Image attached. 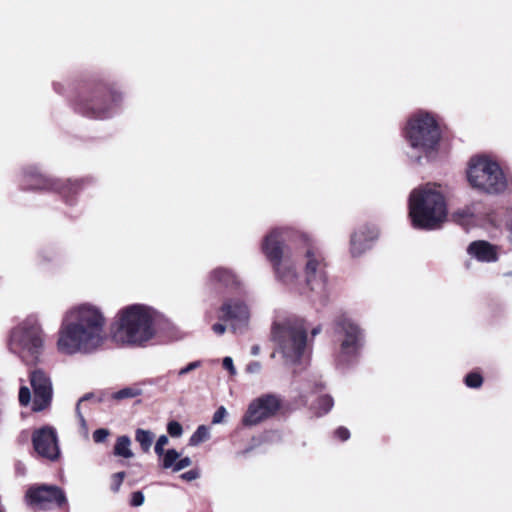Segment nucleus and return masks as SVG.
<instances>
[{"mask_svg":"<svg viewBox=\"0 0 512 512\" xmlns=\"http://www.w3.org/2000/svg\"><path fill=\"white\" fill-rule=\"evenodd\" d=\"M287 240L299 245L306 282L303 294L313 305L325 306L329 300V289L324 256L308 233L286 226L274 228L265 236L262 251L272 264L276 278L290 288L296 287L299 275L285 246Z\"/></svg>","mask_w":512,"mask_h":512,"instance_id":"1","label":"nucleus"},{"mask_svg":"<svg viewBox=\"0 0 512 512\" xmlns=\"http://www.w3.org/2000/svg\"><path fill=\"white\" fill-rule=\"evenodd\" d=\"M106 324L104 312L97 305L81 303L70 307L61 319L57 350L69 356L98 351L107 339Z\"/></svg>","mask_w":512,"mask_h":512,"instance_id":"2","label":"nucleus"},{"mask_svg":"<svg viewBox=\"0 0 512 512\" xmlns=\"http://www.w3.org/2000/svg\"><path fill=\"white\" fill-rule=\"evenodd\" d=\"M158 312L145 304L127 305L120 309L112 326V339L121 346L143 347L157 332Z\"/></svg>","mask_w":512,"mask_h":512,"instance_id":"3","label":"nucleus"},{"mask_svg":"<svg viewBox=\"0 0 512 512\" xmlns=\"http://www.w3.org/2000/svg\"><path fill=\"white\" fill-rule=\"evenodd\" d=\"M408 208L413 227L424 230L440 227L448 214L444 193L435 183L414 188L409 195Z\"/></svg>","mask_w":512,"mask_h":512,"instance_id":"4","label":"nucleus"},{"mask_svg":"<svg viewBox=\"0 0 512 512\" xmlns=\"http://www.w3.org/2000/svg\"><path fill=\"white\" fill-rule=\"evenodd\" d=\"M405 138L410 147V158L417 162L422 158L433 159L441 140V130L434 115L425 110L413 114L407 122Z\"/></svg>","mask_w":512,"mask_h":512,"instance_id":"5","label":"nucleus"},{"mask_svg":"<svg viewBox=\"0 0 512 512\" xmlns=\"http://www.w3.org/2000/svg\"><path fill=\"white\" fill-rule=\"evenodd\" d=\"M275 351L271 357L279 354L285 366L301 362L307 349V327L299 318H286L274 322L271 330Z\"/></svg>","mask_w":512,"mask_h":512,"instance_id":"6","label":"nucleus"},{"mask_svg":"<svg viewBox=\"0 0 512 512\" xmlns=\"http://www.w3.org/2000/svg\"><path fill=\"white\" fill-rule=\"evenodd\" d=\"M467 179L474 189L493 195L504 193L510 184L499 164L484 156L470 160Z\"/></svg>","mask_w":512,"mask_h":512,"instance_id":"7","label":"nucleus"},{"mask_svg":"<svg viewBox=\"0 0 512 512\" xmlns=\"http://www.w3.org/2000/svg\"><path fill=\"white\" fill-rule=\"evenodd\" d=\"M44 346V333L36 316L30 315L10 334L9 349L25 362H34Z\"/></svg>","mask_w":512,"mask_h":512,"instance_id":"8","label":"nucleus"},{"mask_svg":"<svg viewBox=\"0 0 512 512\" xmlns=\"http://www.w3.org/2000/svg\"><path fill=\"white\" fill-rule=\"evenodd\" d=\"M123 99V93L115 88L98 87L88 95H81L77 101L76 109L87 117L106 119L114 114Z\"/></svg>","mask_w":512,"mask_h":512,"instance_id":"9","label":"nucleus"},{"mask_svg":"<svg viewBox=\"0 0 512 512\" xmlns=\"http://www.w3.org/2000/svg\"><path fill=\"white\" fill-rule=\"evenodd\" d=\"M84 179L61 180L42 174L36 167H27L22 171L21 186L25 190H51L64 197L77 193L84 185Z\"/></svg>","mask_w":512,"mask_h":512,"instance_id":"10","label":"nucleus"},{"mask_svg":"<svg viewBox=\"0 0 512 512\" xmlns=\"http://www.w3.org/2000/svg\"><path fill=\"white\" fill-rule=\"evenodd\" d=\"M337 331L340 335L337 360L341 364H348L359 356L364 345V332L356 322L346 316L338 318Z\"/></svg>","mask_w":512,"mask_h":512,"instance_id":"11","label":"nucleus"},{"mask_svg":"<svg viewBox=\"0 0 512 512\" xmlns=\"http://www.w3.org/2000/svg\"><path fill=\"white\" fill-rule=\"evenodd\" d=\"M281 400L274 394L262 395L253 400L245 413L242 423L245 426L256 425L272 416L280 409Z\"/></svg>","mask_w":512,"mask_h":512,"instance_id":"12","label":"nucleus"},{"mask_svg":"<svg viewBox=\"0 0 512 512\" xmlns=\"http://www.w3.org/2000/svg\"><path fill=\"white\" fill-rule=\"evenodd\" d=\"M220 319L230 322L231 329L235 333H243L247 330L250 321V309L240 299H228L220 308Z\"/></svg>","mask_w":512,"mask_h":512,"instance_id":"13","label":"nucleus"},{"mask_svg":"<svg viewBox=\"0 0 512 512\" xmlns=\"http://www.w3.org/2000/svg\"><path fill=\"white\" fill-rule=\"evenodd\" d=\"M32 443L37 454L54 461L60 456L56 430L50 426L36 429L32 434Z\"/></svg>","mask_w":512,"mask_h":512,"instance_id":"14","label":"nucleus"},{"mask_svg":"<svg viewBox=\"0 0 512 512\" xmlns=\"http://www.w3.org/2000/svg\"><path fill=\"white\" fill-rule=\"evenodd\" d=\"M27 501L30 505L44 509L51 504L62 506L66 503L64 491L54 485H41L31 487L26 494Z\"/></svg>","mask_w":512,"mask_h":512,"instance_id":"15","label":"nucleus"},{"mask_svg":"<svg viewBox=\"0 0 512 512\" xmlns=\"http://www.w3.org/2000/svg\"><path fill=\"white\" fill-rule=\"evenodd\" d=\"M30 383L34 392L32 409L42 411L50 405L52 400L53 389L50 377L41 370H35L30 374Z\"/></svg>","mask_w":512,"mask_h":512,"instance_id":"16","label":"nucleus"},{"mask_svg":"<svg viewBox=\"0 0 512 512\" xmlns=\"http://www.w3.org/2000/svg\"><path fill=\"white\" fill-rule=\"evenodd\" d=\"M378 237V230L373 225L359 227L351 236L350 253L352 257H359L371 248Z\"/></svg>","mask_w":512,"mask_h":512,"instance_id":"17","label":"nucleus"},{"mask_svg":"<svg viewBox=\"0 0 512 512\" xmlns=\"http://www.w3.org/2000/svg\"><path fill=\"white\" fill-rule=\"evenodd\" d=\"M467 252L481 262H495L498 259L496 246L483 240L470 243Z\"/></svg>","mask_w":512,"mask_h":512,"instance_id":"18","label":"nucleus"},{"mask_svg":"<svg viewBox=\"0 0 512 512\" xmlns=\"http://www.w3.org/2000/svg\"><path fill=\"white\" fill-rule=\"evenodd\" d=\"M211 284L220 285L226 288H234L240 285L238 275L231 269L225 267H217L213 269L208 276Z\"/></svg>","mask_w":512,"mask_h":512,"instance_id":"19","label":"nucleus"},{"mask_svg":"<svg viewBox=\"0 0 512 512\" xmlns=\"http://www.w3.org/2000/svg\"><path fill=\"white\" fill-rule=\"evenodd\" d=\"M480 203H471L454 212L453 218L456 222L466 225L480 212Z\"/></svg>","mask_w":512,"mask_h":512,"instance_id":"20","label":"nucleus"},{"mask_svg":"<svg viewBox=\"0 0 512 512\" xmlns=\"http://www.w3.org/2000/svg\"><path fill=\"white\" fill-rule=\"evenodd\" d=\"M113 453L115 456L123 457L126 459H130V458L134 457V453L131 450V439L126 435L119 436L116 439V442H115V445L113 448Z\"/></svg>","mask_w":512,"mask_h":512,"instance_id":"21","label":"nucleus"},{"mask_svg":"<svg viewBox=\"0 0 512 512\" xmlns=\"http://www.w3.org/2000/svg\"><path fill=\"white\" fill-rule=\"evenodd\" d=\"M155 435L150 430H145L142 428H138L135 430V441L140 445L141 450L144 453L150 451Z\"/></svg>","mask_w":512,"mask_h":512,"instance_id":"22","label":"nucleus"},{"mask_svg":"<svg viewBox=\"0 0 512 512\" xmlns=\"http://www.w3.org/2000/svg\"><path fill=\"white\" fill-rule=\"evenodd\" d=\"M334 405V401L329 395H322L317 398L316 402L312 405V410L317 416H322L328 413Z\"/></svg>","mask_w":512,"mask_h":512,"instance_id":"23","label":"nucleus"},{"mask_svg":"<svg viewBox=\"0 0 512 512\" xmlns=\"http://www.w3.org/2000/svg\"><path fill=\"white\" fill-rule=\"evenodd\" d=\"M141 394H142V389L139 386L134 385V386L124 387V388L112 393L111 397L114 400L121 401L124 399L135 398L137 396H140Z\"/></svg>","mask_w":512,"mask_h":512,"instance_id":"24","label":"nucleus"},{"mask_svg":"<svg viewBox=\"0 0 512 512\" xmlns=\"http://www.w3.org/2000/svg\"><path fill=\"white\" fill-rule=\"evenodd\" d=\"M210 437V432H209V429L204 426V425H201L199 426L196 431L192 434V436L190 437L189 439V445L191 446H197L199 445L200 443L208 440Z\"/></svg>","mask_w":512,"mask_h":512,"instance_id":"25","label":"nucleus"},{"mask_svg":"<svg viewBox=\"0 0 512 512\" xmlns=\"http://www.w3.org/2000/svg\"><path fill=\"white\" fill-rule=\"evenodd\" d=\"M162 457V467L164 469L172 468L180 458V453H178L175 449H169L165 453H163Z\"/></svg>","mask_w":512,"mask_h":512,"instance_id":"26","label":"nucleus"},{"mask_svg":"<svg viewBox=\"0 0 512 512\" xmlns=\"http://www.w3.org/2000/svg\"><path fill=\"white\" fill-rule=\"evenodd\" d=\"M125 472H117L111 476L110 479V489L114 493H117L120 490V487L125 479Z\"/></svg>","mask_w":512,"mask_h":512,"instance_id":"27","label":"nucleus"},{"mask_svg":"<svg viewBox=\"0 0 512 512\" xmlns=\"http://www.w3.org/2000/svg\"><path fill=\"white\" fill-rule=\"evenodd\" d=\"M167 432L173 438H179L183 434L182 425L178 421H170L167 424Z\"/></svg>","mask_w":512,"mask_h":512,"instance_id":"28","label":"nucleus"},{"mask_svg":"<svg viewBox=\"0 0 512 512\" xmlns=\"http://www.w3.org/2000/svg\"><path fill=\"white\" fill-rule=\"evenodd\" d=\"M483 379L478 373H469L465 377V384L470 388H479L482 385Z\"/></svg>","mask_w":512,"mask_h":512,"instance_id":"29","label":"nucleus"},{"mask_svg":"<svg viewBox=\"0 0 512 512\" xmlns=\"http://www.w3.org/2000/svg\"><path fill=\"white\" fill-rule=\"evenodd\" d=\"M90 398V395H85L84 397H82L78 404H77V407H76V411H77V415H78V418H79V422H80V426H81V429L83 430V433L85 435V437L88 436V427H87V422L84 418V416L81 414L80 412V405L83 401L87 400Z\"/></svg>","mask_w":512,"mask_h":512,"instance_id":"30","label":"nucleus"},{"mask_svg":"<svg viewBox=\"0 0 512 512\" xmlns=\"http://www.w3.org/2000/svg\"><path fill=\"white\" fill-rule=\"evenodd\" d=\"M169 443V439L166 435H161L159 436V438L157 439L156 443H155V446H154V451L155 453L161 457L163 455V453H165L164 451V448L165 446Z\"/></svg>","mask_w":512,"mask_h":512,"instance_id":"31","label":"nucleus"},{"mask_svg":"<svg viewBox=\"0 0 512 512\" xmlns=\"http://www.w3.org/2000/svg\"><path fill=\"white\" fill-rule=\"evenodd\" d=\"M19 402L23 406H27L31 402V392L28 387L22 386L19 390Z\"/></svg>","mask_w":512,"mask_h":512,"instance_id":"32","label":"nucleus"},{"mask_svg":"<svg viewBox=\"0 0 512 512\" xmlns=\"http://www.w3.org/2000/svg\"><path fill=\"white\" fill-rule=\"evenodd\" d=\"M144 500V494L141 491H135L131 494L130 505L133 507H139L143 505Z\"/></svg>","mask_w":512,"mask_h":512,"instance_id":"33","label":"nucleus"},{"mask_svg":"<svg viewBox=\"0 0 512 512\" xmlns=\"http://www.w3.org/2000/svg\"><path fill=\"white\" fill-rule=\"evenodd\" d=\"M109 436V430L105 428H100L94 431L93 433V440L95 443H102L104 442L107 437Z\"/></svg>","mask_w":512,"mask_h":512,"instance_id":"34","label":"nucleus"},{"mask_svg":"<svg viewBox=\"0 0 512 512\" xmlns=\"http://www.w3.org/2000/svg\"><path fill=\"white\" fill-rule=\"evenodd\" d=\"M192 461L189 457L179 458L173 466V472H179L191 465Z\"/></svg>","mask_w":512,"mask_h":512,"instance_id":"35","label":"nucleus"},{"mask_svg":"<svg viewBox=\"0 0 512 512\" xmlns=\"http://www.w3.org/2000/svg\"><path fill=\"white\" fill-rule=\"evenodd\" d=\"M200 366H201V361L190 362L189 364H187L185 367L181 368L178 371V376H184V375L190 373L191 371L199 368Z\"/></svg>","mask_w":512,"mask_h":512,"instance_id":"36","label":"nucleus"},{"mask_svg":"<svg viewBox=\"0 0 512 512\" xmlns=\"http://www.w3.org/2000/svg\"><path fill=\"white\" fill-rule=\"evenodd\" d=\"M226 415H227V411H226L225 407H223V406L219 407L213 415V418H212L213 424L221 423Z\"/></svg>","mask_w":512,"mask_h":512,"instance_id":"37","label":"nucleus"},{"mask_svg":"<svg viewBox=\"0 0 512 512\" xmlns=\"http://www.w3.org/2000/svg\"><path fill=\"white\" fill-rule=\"evenodd\" d=\"M506 229L508 231V240L512 243V206L507 210Z\"/></svg>","mask_w":512,"mask_h":512,"instance_id":"38","label":"nucleus"},{"mask_svg":"<svg viewBox=\"0 0 512 512\" xmlns=\"http://www.w3.org/2000/svg\"><path fill=\"white\" fill-rule=\"evenodd\" d=\"M223 367L229 371L231 375L236 374V369L233 364V359L231 357H225L222 361Z\"/></svg>","mask_w":512,"mask_h":512,"instance_id":"39","label":"nucleus"},{"mask_svg":"<svg viewBox=\"0 0 512 512\" xmlns=\"http://www.w3.org/2000/svg\"><path fill=\"white\" fill-rule=\"evenodd\" d=\"M261 369L262 365L258 361H252L246 367V371L250 374H257L261 371Z\"/></svg>","mask_w":512,"mask_h":512,"instance_id":"40","label":"nucleus"},{"mask_svg":"<svg viewBox=\"0 0 512 512\" xmlns=\"http://www.w3.org/2000/svg\"><path fill=\"white\" fill-rule=\"evenodd\" d=\"M335 436L337 438H339L340 440L345 441V440H347L350 437V432H349V430L347 428L339 427L335 431Z\"/></svg>","mask_w":512,"mask_h":512,"instance_id":"41","label":"nucleus"},{"mask_svg":"<svg viewBox=\"0 0 512 512\" xmlns=\"http://www.w3.org/2000/svg\"><path fill=\"white\" fill-rule=\"evenodd\" d=\"M181 478L187 481H192L198 478V473L194 470L187 471L181 475Z\"/></svg>","mask_w":512,"mask_h":512,"instance_id":"42","label":"nucleus"},{"mask_svg":"<svg viewBox=\"0 0 512 512\" xmlns=\"http://www.w3.org/2000/svg\"><path fill=\"white\" fill-rule=\"evenodd\" d=\"M212 330L214 331V333H216L217 335H222L224 334V332L226 331V326L224 324H221V323H216L212 326Z\"/></svg>","mask_w":512,"mask_h":512,"instance_id":"43","label":"nucleus"},{"mask_svg":"<svg viewBox=\"0 0 512 512\" xmlns=\"http://www.w3.org/2000/svg\"><path fill=\"white\" fill-rule=\"evenodd\" d=\"M260 353V346L259 345H253L251 347V354L253 356H257Z\"/></svg>","mask_w":512,"mask_h":512,"instance_id":"44","label":"nucleus"},{"mask_svg":"<svg viewBox=\"0 0 512 512\" xmlns=\"http://www.w3.org/2000/svg\"><path fill=\"white\" fill-rule=\"evenodd\" d=\"M321 330H322V328L320 325L316 326L315 328H313L311 330L312 336L314 337V336L318 335L321 332Z\"/></svg>","mask_w":512,"mask_h":512,"instance_id":"45","label":"nucleus"},{"mask_svg":"<svg viewBox=\"0 0 512 512\" xmlns=\"http://www.w3.org/2000/svg\"><path fill=\"white\" fill-rule=\"evenodd\" d=\"M165 380V377L164 376H161V377H158L156 379L153 380V383L154 384H160L162 381Z\"/></svg>","mask_w":512,"mask_h":512,"instance_id":"46","label":"nucleus"},{"mask_svg":"<svg viewBox=\"0 0 512 512\" xmlns=\"http://www.w3.org/2000/svg\"><path fill=\"white\" fill-rule=\"evenodd\" d=\"M506 276L512 277V272H508L505 274Z\"/></svg>","mask_w":512,"mask_h":512,"instance_id":"47","label":"nucleus"}]
</instances>
